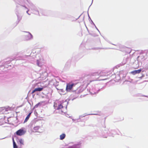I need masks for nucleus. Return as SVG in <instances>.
<instances>
[{
	"instance_id": "f257e3e1",
	"label": "nucleus",
	"mask_w": 148,
	"mask_h": 148,
	"mask_svg": "<svg viewBox=\"0 0 148 148\" xmlns=\"http://www.w3.org/2000/svg\"><path fill=\"white\" fill-rule=\"evenodd\" d=\"M63 105L62 102L56 101L54 103V107L56 109L59 110L63 108Z\"/></svg>"
},
{
	"instance_id": "f03ea898",
	"label": "nucleus",
	"mask_w": 148,
	"mask_h": 148,
	"mask_svg": "<svg viewBox=\"0 0 148 148\" xmlns=\"http://www.w3.org/2000/svg\"><path fill=\"white\" fill-rule=\"evenodd\" d=\"M75 84L72 82H71L66 84V92H71L73 90V87Z\"/></svg>"
},
{
	"instance_id": "7ed1b4c3",
	"label": "nucleus",
	"mask_w": 148,
	"mask_h": 148,
	"mask_svg": "<svg viewBox=\"0 0 148 148\" xmlns=\"http://www.w3.org/2000/svg\"><path fill=\"white\" fill-rule=\"evenodd\" d=\"M24 35L25 36V38L26 40H29L32 38V35L29 32H25Z\"/></svg>"
},
{
	"instance_id": "20e7f679",
	"label": "nucleus",
	"mask_w": 148,
	"mask_h": 148,
	"mask_svg": "<svg viewBox=\"0 0 148 148\" xmlns=\"http://www.w3.org/2000/svg\"><path fill=\"white\" fill-rule=\"evenodd\" d=\"M25 132L26 131L25 130L23 129H21L18 130L16 133L17 135L21 136L23 135Z\"/></svg>"
},
{
	"instance_id": "39448f33",
	"label": "nucleus",
	"mask_w": 148,
	"mask_h": 148,
	"mask_svg": "<svg viewBox=\"0 0 148 148\" xmlns=\"http://www.w3.org/2000/svg\"><path fill=\"white\" fill-rule=\"evenodd\" d=\"M10 108H5V107L1 108H0V112L6 114L7 112H8Z\"/></svg>"
},
{
	"instance_id": "423d86ee",
	"label": "nucleus",
	"mask_w": 148,
	"mask_h": 148,
	"mask_svg": "<svg viewBox=\"0 0 148 148\" xmlns=\"http://www.w3.org/2000/svg\"><path fill=\"white\" fill-rule=\"evenodd\" d=\"M57 89L58 91V92L61 95H64L66 94V92H67L66 91L64 90L63 89H58L57 88H56Z\"/></svg>"
},
{
	"instance_id": "0eeeda50",
	"label": "nucleus",
	"mask_w": 148,
	"mask_h": 148,
	"mask_svg": "<svg viewBox=\"0 0 148 148\" xmlns=\"http://www.w3.org/2000/svg\"><path fill=\"white\" fill-rule=\"evenodd\" d=\"M49 84L51 85L56 86L57 85V83L54 79L49 81Z\"/></svg>"
},
{
	"instance_id": "6e6552de",
	"label": "nucleus",
	"mask_w": 148,
	"mask_h": 148,
	"mask_svg": "<svg viewBox=\"0 0 148 148\" xmlns=\"http://www.w3.org/2000/svg\"><path fill=\"white\" fill-rule=\"evenodd\" d=\"M44 88L42 86H41V87H39L38 88H35L33 91H32V93H34L36 91H42L43 88Z\"/></svg>"
},
{
	"instance_id": "1a4fd4ad",
	"label": "nucleus",
	"mask_w": 148,
	"mask_h": 148,
	"mask_svg": "<svg viewBox=\"0 0 148 148\" xmlns=\"http://www.w3.org/2000/svg\"><path fill=\"white\" fill-rule=\"evenodd\" d=\"M37 63L38 66H41L43 63V60L41 59L38 60H37Z\"/></svg>"
},
{
	"instance_id": "9d476101",
	"label": "nucleus",
	"mask_w": 148,
	"mask_h": 148,
	"mask_svg": "<svg viewBox=\"0 0 148 148\" xmlns=\"http://www.w3.org/2000/svg\"><path fill=\"white\" fill-rule=\"evenodd\" d=\"M141 71V69H139L137 70H134L131 72V73L133 75H135L136 74L140 73Z\"/></svg>"
},
{
	"instance_id": "9b49d317",
	"label": "nucleus",
	"mask_w": 148,
	"mask_h": 148,
	"mask_svg": "<svg viewBox=\"0 0 148 148\" xmlns=\"http://www.w3.org/2000/svg\"><path fill=\"white\" fill-rule=\"evenodd\" d=\"M39 127L38 126H36L34 127L33 129V131L34 132H40V131H39Z\"/></svg>"
},
{
	"instance_id": "f8f14e48",
	"label": "nucleus",
	"mask_w": 148,
	"mask_h": 148,
	"mask_svg": "<svg viewBox=\"0 0 148 148\" xmlns=\"http://www.w3.org/2000/svg\"><path fill=\"white\" fill-rule=\"evenodd\" d=\"M66 135L64 134H62L60 136V139L61 140H63L65 137Z\"/></svg>"
},
{
	"instance_id": "ddd939ff",
	"label": "nucleus",
	"mask_w": 148,
	"mask_h": 148,
	"mask_svg": "<svg viewBox=\"0 0 148 148\" xmlns=\"http://www.w3.org/2000/svg\"><path fill=\"white\" fill-rule=\"evenodd\" d=\"M18 142L21 145H23L24 144V140L22 139H18Z\"/></svg>"
},
{
	"instance_id": "4468645a",
	"label": "nucleus",
	"mask_w": 148,
	"mask_h": 148,
	"mask_svg": "<svg viewBox=\"0 0 148 148\" xmlns=\"http://www.w3.org/2000/svg\"><path fill=\"white\" fill-rule=\"evenodd\" d=\"M13 145L14 148H18V147L16 145L15 143V142L14 139H13Z\"/></svg>"
},
{
	"instance_id": "2eb2a0df",
	"label": "nucleus",
	"mask_w": 148,
	"mask_h": 148,
	"mask_svg": "<svg viewBox=\"0 0 148 148\" xmlns=\"http://www.w3.org/2000/svg\"><path fill=\"white\" fill-rule=\"evenodd\" d=\"M41 103H38L36 104V105L34 107V108H37L39 106H40L41 105Z\"/></svg>"
},
{
	"instance_id": "dca6fc26",
	"label": "nucleus",
	"mask_w": 148,
	"mask_h": 148,
	"mask_svg": "<svg viewBox=\"0 0 148 148\" xmlns=\"http://www.w3.org/2000/svg\"><path fill=\"white\" fill-rule=\"evenodd\" d=\"M62 103H64V105L63 106V107H65V108H66V105L67 103V102L66 101H65L64 102H63Z\"/></svg>"
},
{
	"instance_id": "f3484780",
	"label": "nucleus",
	"mask_w": 148,
	"mask_h": 148,
	"mask_svg": "<svg viewBox=\"0 0 148 148\" xmlns=\"http://www.w3.org/2000/svg\"><path fill=\"white\" fill-rule=\"evenodd\" d=\"M29 117L27 116L24 121V123H25L27 122V120L29 119Z\"/></svg>"
},
{
	"instance_id": "a211bd4d",
	"label": "nucleus",
	"mask_w": 148,
	"mask_h": 148,
	"mask_svg": "<svg viewBox=\"0 0 148 148\" xmlns=\"http://www.w3.org/2000/svg\"><path fill=\"white\" fill-rule=\"evenodd\" d=\"M31 114V112L30 113H29V114L27 116H29V117H30V116Z\"/></svg>"
},
{
	"instance_id": "6ab92c4d",
	"label": "nucleus",
	"mask_w": 148,
	"mask_h": 148,
	"mask_svg": "<svg viewBox=\"0 0 148 148\" xmlns=\"http://www.w3.org/2000/svg\"><path fill=\"white\" fill-rule=\"evenodd\" d=\"M73 121H74V122H75V120H74V119H73Z\"/></svg>"
},
{
	"instance_id": "aec40b11",
	"label": "nucleus",
	"mask_w": 148,
	"mask_h": 148,
	"mask_svg": "<svg viewBox=\"0 0 148 148\" xmlns=\"http://www.w3.org/2000/svg\"><path fill=\"white\" fill-rule=\"evenodd\" d=\"M96 27V29H97L98 31V29H97V28Z\"/></svg>"
},
{
	"instance_id": "412c9836",
	"label": "nucleus",
	"mask_w": 148,
	"mask_h": 148,
	"mask_svg": "<svg viewBox=\"0 0 148 148\" xmlns=\"http://www.w3.org/2000/svg\"><path fill=\"white\" fill-rule=\"evenodd\" d=\"M28 11H27V14H28Z\"/></svg>"
},
{
	"instance_id": "4be33fe9",
	"label": "nucleus",
	"mask_w": 148,
	"mask_h": 148,
	"mask_svg": "<svg viewBox=\"0 0 148 148\" xmlns=\"http://www.w3.org/2000/svg\"><path fill=\"white\" fill-rule=\"evenodd\" d=\"M95 94V93H92V94Z\"/></svg>"
}]
</instances>
